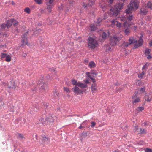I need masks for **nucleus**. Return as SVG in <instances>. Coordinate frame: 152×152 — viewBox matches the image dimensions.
I'll list each match as a JSON object with an SVG mask.
<instances>
[{
	"label": "nucleus",
	"mask_w": 152,
	"mask_h": 152,
	"mask_svg": "<svg viewBox=\"0 0 152 152\" xmlns=\"http://www.w3.org/2000/svg\"><path fill=\"white\" fill-rule=\"evenodd\" d=\"M138 7L139 3L137 1H131L128 6V8L125 10V12L127 14L131 13L133 10H137Z\"/></svg>",
	"instance_id": "nucleus-1"
},
{
	"label": "nucleus",
	"mask_w": 152,
	"mask_h": 152,
	"mask_svg": "<svg viewBox=\"0 0 152 152\" xmlns=\"http://www.w3.org/2000/svg\"><path fill=\"white\" fill-rule=\"evenodd\" d=\"M123 3H120L115 7L112 8L110 10V14L111 15L116 16L119 12V10L123 8Z\"/></svg>",
	"instance_id": "nucleus-2"
},
{
	"label": "nucleus",
	"mask_w": 152,
	"mask_h": 152,
	"mask_svg": "<svg viewBox=\"0 0 152 152\" xmlns=\"http://www.w3.org/2000/svg\"><path fill=\"white\" fill-rule=\"evenodd\" d=\"M88 47L91 49H94L98 46L97 41L94 38L89 37L88 40Z\"/></svg>",
	"instance_id": "nucleus-3"
},
{
	"label": "nucleus",
	"mask_w": 152,
	"mask_h": 152,
	"mask_svg": "<svg viewBox=\"0 0 152 152\" xmlns=\"http://www.w3.org/2000/svg\"><path fill=\"white\" fill-rule=\"evenodd\" d=\"M130 44L132 43H135L134 46V48H137L141 46L142 44L143 40L141 38H140L138 41H135L133 39H130L129 40Z\"/></svg>",
	"instance_id": "nucleus-4"
},
{
	"label": "nucleus",
	"mask_w": 152,
	"mask_h": 152,
	"mask_svg": "<svg viewBox=\"0 0 152 152\" xmlns=\"http://www.w3.org/2000/svg\"><path fill=\"white\" fill-rule=\"evenodd\" d=\"M28 34V32L25 33L22 37V39L21 40L22 44L21 45V47H23V46L26 45L28 46L29 45L28 44V42L27 39V36Z\"/></svg>",
	"instance_id": "nucleus-5"
},
{
	"label": "nucleus",
	"mask_w": 152,
	"mask_h": 152,
	"mask_svg": "<svg viewBox=\"0 0 152 152\" xmlns=\"http://www.w3.org/2000/svg\"><path fill=\"white\" fill-rule=\"evenodd\" d=\"M121 39V37H119L116 36H113L111 39L110 45L112 46L116 45L118 42Z\"/></svg>",
	"instance_id": "nucleus-6"
},
{
	"label": "nucleus",
	"mask_w": 152,
	"mask_h": 152,
	"mask_svg": "<svg viewBox=\"0 0 152 152\" xmlns=\"http://www.w3.org/2000/svg\"><path fill=\"white\" fill-rule=\"evenodd\" d=\"M39 91L42 93L45 92L48 89V85L46 83H42L40 84Z\"/></svg>",
	"instance_id": "nucleus-7"
},
{
	"label": "nucleus",
	"mask_w": 152,
	"mask_h": 152,
	"mask_svg": "<svg viewBox=\"0 0 152 152\" xmlns=\"http://www.w3.org/2000/svg\"><path fill=\"white\" fill-rule=\"evenodd\" d=\"M2 85L4 87H6L7 86H8V88L9 89H10L11 88L15 89V86L14 85V83L13 82H10V86L9 84L7 83H5L4 82H2Z\"/></svg>",
	"instance_id": "nucleus-8"
},
{
	"label": "nucleus",
	"mask_w": 152,
	"mask_h": 152,
	"mask_svg": "<svg viewBox=\"0 0 152 152\" xmlns=\"http://www.w3.org/2000/svg\"><path fill=\"white\" fill-rule=\"evenodd\" d=\"M72 89H73V91L75 94L79 95L83 93V91L80 90L79 88L77 86H75Z\"/></svg>",
	"instance_id": "nucleus-9"
},
{
	"label": "nucleus",
	"mask_w": 152,
	"mask_h": 152,
	"mask_svg": "<svg viewBox=\"0 0 152 152\" xmlns=\"http://www.w3.org/2000/svg\"><path fill=\"white\" fill-rule=\"evenodd\" d=\"M89 1L88 3L86 5L85 4L84 2L83 3V5L84 6V8L86 9L87 10L89 8L91 7L93 4H94V2L92 1H90V0H88Z\"/></svg>",
	"instance_id": "nucleus-10"
},
{
	"label": "nucleus",
	"mask_w": 152,
	"mask_h": 152,
	"mask_svg": "<svg viewBox=\"0 0 152 152\" xmlns=\"http://www.w3.org/2000/svg\"><path fill=\"white\" fill-rule=\"evenodd\" d=\"M144 98L145 101H146L148 102H150L152 100V96L151 94H146L144 97Z\"/></svg>",
	"instance_id": "nucleus-11"
},
{
	"label": "nucleus",
	"mask_w": 152,
	"mask_h": 152,
	"mask_svg": "<svg viewBox=\"0 0 152 152\" xmlns=\"http://www.w3.org/2000/svg\"><path fill=\"white\" fill-rule=\"evenodd\" d=\"M111 22L113 26L116 25V26L119 28L122 26V25L120 23L115 20H112L111 21Z\"/></svg>",
	"instance_id": "nucleus-12"
},
{
	"label": "nucleus",
	"mask_w": 152,
	"mask_h": 152,
	"mask_svg": "<svg viewBox=\"0 0 152 152\" xmlns=\"http://www.w3.org/2000/svg\"><path fill=\"white\" fill-rule=\"evenodd\" d=\"M14 21V19H11L8 20L7 23L5 24L6 26V27L7 28H9L10 27L12 24L13 23Z\"/></svg>",
	"instance_id": "nucleus-13"
},
{
	"label": "nucleus",
	"mask_w": 152,
	"mask_h": 152,
	"mask_svg": "<svg viewBox=\"0 0 152 152\" xmlns=\"http://www.w3.org/2000/svg\"><path fill=\"white\" fill-rule=\"evenodd\" d=\"M53 4H50L49 2H47L46 3V5L47 6V9L48 12H51L52 11V9L53 6Z\"/></svg>",
	"instance_id": "nucleus-14"
},
{
	"label": "nucleus",
	"mask_w": 152,
	"mask_h": 152,
	"mask_svg": "<svg viewBox=\"0 0 152 152\" xmlns=\"http://www.w3.org/2000/svg\"><path fill=\"white\" fill-rule=\"evenodd\" d=\"M97 85L95 83H94L91 85V91L93 92H95L97 90Z\"/></svg>",
	"instance_id": "nucleus-15"
},
{
	"label": "nucleus",
	"mask_w": 152,
	"mask_h": 152,
	"mask_svg": "<svg viewBox=\"0 0 152 152\" xmlns=\"http://www.w3.org/2000/svg\"><path fill=\"white\" fill-rule=\"evenodd\" d=\"M41 140L42 143H46L50 141V139L44 136H42Z\"/></svg>",
	"instance_id": "nucleus-16"
},
{
	"label": "nucleus",
	"mask_w": 152,
	"mask_h": 152,
	"mask_svg": "<svg viewBox=\"0 0 152 152\" xmlns=\"http://www.w3.org/2000/svg\"><path fill=\"white\" fill-rule=\"evenodd\" d=\"M77 86L82 88H86L87 87V85L86 84H84L81 82H78Z\"/></svg>",
	"instance_id": "nucleus-17"
},
{
	"label": "nucleus",
	"mask_w": 152,
	"mask_h": 152,
	"mask_svg": "<svg viewBox=\"0 0 152 152\" xmlns=\"http://www.w3.org/2000/svg\"><path fill=\"white\" fill-rule=\"evenodd\" d=\"M145 7L149 9L150 10H152V4L151 2L150 1H148L146 4Z\"/></svg>",
	"instance_id": "nucleus-18"
},
{
	"label": "nucleus",
	"mask_w": 152,
	"mask_h": 152,
	"mask_svg": "<svg viewBox=\"0 0 152 152\" xmlns=\"http://www.w3.org/2000/svg\"><path fill=\"white\" fill-rule=\"evenodd\" d=\"M132 99L133 100V103L139 102L140 101V99L139 97H136L135 96L132 97Z\"/></svg>",
	"instance_id": "nucleus-19"
},
{
	"label": "nucleus",
	"mask_w": 152,
	"mask_h": 152,
	"mask_svg": "<svg viewBox=\"0 0 152 152\" xmlns=\"http://www.w3.org/2000/svg\"><path fill=\"white\" fill-rule=\"evenodd\" d=\"M45 122L43 118H41L40 119L38 123L40 126H44L45 124Z\"/></svg>",
	"instance_id": "nucleus-20"
},
{
	"label": "nucleus",
	"mask_w": 152,
	"mask_h": 152,
	"mask_svg": "<svg viewBox=\"0 0 152 152\" xmlns=\"http://www.w3.org/2000/svg\"><path fill=\"white\" fill-rule=\"evenodd\" d=\"M148 12V10H145L141 9L140 10V14L143 15H145L147 14Z\"/></svg>",
	"instance_id": "nucleus-21"
},
{
	"label": "nucleus",
	"mask_w": 152,
	"mask_h": 152,
	"mask_svg": "<svg viewBox=\"0 0 152 152\" xmlns=\"http://www.w3.org/2000/svg\"><path fill=\"white\" fill-rule=\"evenodd\" d=\"M88 66L91 68H94L96 66V64L93 61H91L89 62Z\"/></svg>",
	"instance_id": "nucleus-22"
},
{
	"label": "nucleus",
	"mask_w": 152,
	"mask_h": 152,
	"mask_svg": "<svg viewBox=\"0 0 152 152\" xmlns=\"http://www.w3.org/2000/svg\"><path fill=\"white\" fill-rule=\"evenodd\" d=\"M104 48L105 49V50L106 52L110 51L111 49L110 46L108 45H105Z\"/></svg>",
	"instance_id": "nucleus-23"
},
{
	"label": "nucleus",
	"mask_w": 152,
	"mask_h": 152,
	"mask_svg": "<svg viewBox=\"0 0 152 152\" xmlns=\"http://www.w3.org/2000/svg\"><path fill=\"white\" fill-rule=\"evenodd\" d=\"M123 26L125 28H127L130 26V24L126 21L124 22L123 24Z\"/></svg>",
	"instance_id": "nucleus-24"
},
{
	"label": "nucleus",
	"mask_w": 152,
	"mask_h": 152,
	"mask_svg": "<svg viewBox=\"0 0 152 152\" xmlns=\"http://www.w3.org/2000/svg\"><path fill=\"white\" fill-rule=\"evenodd\" d=\"M72 84L74 86H77L78 82L75 79L71 80Z\"/></svg>",
	"instance_id": "nucleus-25"
},
{
	"label": "nucleus",
	"mask_w": 152,
	"mask_h": 152,
	"mask_svg": "<svg viewBox=\"0 0 152 152\" xmlns=\"http://www.w3.org/2000/svg\"><path fill=\"white\" fill-rule=\"evenodd\" d=\"M11 56L10 55H7L6 58V61L7 62H9L11 61Z\"/></svg>",
	"instance_id": "nucleus-26"
},
{
	"label": "nucleus",
	"mask_w": 152,
	"mask_h": 152,
	"mask_svg": "<svg viewBox=\"0 0 152 152\" xmlns=\"http://www.w3.org/2000/svg\"><path fill=\"white\" fill-rule=\"evenodd\" d=\"M151 51V50L149 49H146L145 52V56H147L148 55L150 54V53Z\"/></svg>",
	"instance_id": "nucleus-27"
},
{
	"label": "nucleus",
	"mask_w": 152,
	"mask_h": 152,
	"mask_svg": "<svg viewBox=\"0 0 152 152\" xmlns=\"http://www.w3.org/2000/svg\"><path fill=\"white\" fill-rule=\"evenodd\" d=\"M144 109V107H139L136 109V111L137 112H139L142 111Z\"/></svg>",
	"instance_id": "nucleus-28"
},
{
	"label": "nucleus",
	"mask_w": 152,
	"mask_h": 152,
	"mask_svg": "<svg viewBox=\"0 0 152 152\" xmlns=\"http://www.w3.org/2000/svg\"><path fill=\"white\" fill-rule=\"evenodd\" d=\"M7 55V54L1 53V55H0L1 58L2 59H3V58H6V57Z\"/></svg>",
	"instance_id": "nucleus-29"
},
{
	"label": "nucleus",
	"mask_w": 152,
	"mask_h": 152,
	"mask_svg": "<svg viewBox=\"0 0 152 152\" xmlns=\"http://www.w3.org/2000/svg\"><path fill=\"white\" fill-rule=\"evenodd\" d=\"M126 17L127 20H128L129 21H131L133 19V16L132 15H130L127 16Z\"/></svg>",
	"instance_id": "nucleus-30"
},
{
	"label": "nucleus",
	"mask_w": 152,
	"mask_h": 152,
	"mask_svg": "<svg viewBox=\"0 0 152 152\" xmlns=\"http://www.w3.org/2000/svg\"><path fill=\"white\" fill-rule=\"evenodd\" d=\"M144 75L145 71H143L141 73L138 75V77L140 78H142L143 77V76Z\"/></svg>",
	"instance_id": "nucleus-31"
},
{
	"label": "nucleus",
	"mask_w": 152,
	"mask_h": 152,
	"mask_svg": "<svg viewBox=\"0 0 152 152\" xmlns=\"http://www.w3.org/2000/svg\"><path fill=\"white\" fill-rule=\"evenodd\" d=\"M127 20L126 17H123L120 18V20L121 21H126Z\"/></svg>",
	"instance_id": "nucleus-32"
},
{
	"label": "nucleus",
	"mask_w": 152,
	"mask_h": 152,
	"mask_svg": "<svg viewBox=\"0 0 152 152\" xmlns=\"http://www.w3.org/2000/svg\"><path fill=\"white\" fill-rule=\"evenodd\" d=\"M145 87L141 88L139 90V92L140 94H143L145 92Z\"/></svg>",
	"instance_id": "nucleus-33"
},
{
	"label": "nucleus",
	"mask_w": 152,
	"mask_h": 152,
	"mask_svg": "<svg viewBox=\"0 0 152 152\" xmlns=\"http://www.w3.org/2000/svg\"><path fill=\"white\" fill-rule=\"evenodd\" d=\"M148 66L147 65V63H146L142 67V71L145 72L148 68Z\"/></svg>",
	"instance_id": "nucleus-34"
},
{
	"label": "nucleus",
	"mask_w": 152,
	"mask_h": 152,
	"mask_svg": "<svg viewBox=\"0 0 152 152\" xmlns=\"http://www.w3.org/2000/svg\"><path fill=\"white\" fill-rule=\"evenodd\" d=\"M108 35H107L106 33L104 32H103L102 35V37L103 39H105L107 37Z\"/></svg>",
	"instance_id": "nucleus-35"
},
{
	"label": "nucleus",
	"mask_w": 152,
	"mask_h": 152,
	"mask_svg": "<svg viewBox=\"0 0 152 152\" xmlns=\"http://www.w3.org/2000/svg\"><path fill=\"white\" fill-rule=\"evenodd\" d=\"M24 11L28 14H29L30 13L31 10L29 8L27 7L25 9Z\"/></svg>",
	"instance_id": "nucleus-36"
},
{
	"label": "nucleus",
	"mask_w": 152,
	"mask_h": 152,
	"mask_svg": "<svg viewBox=\"0 0 152 152\" xmlns=\"http://www.w3.org/2000/svg\"><path fill=\"white\" fill-rule=\"evenodd\" d=\"M64 90L65 92L66 93H69L70 92V90L67 87H64Z\"/></svg>",
	"instance_id": "nucleus-37"
},
{
	"label": "nucleus",
	"mask_w": 152,
	"mask_h": 152,
	"mask_svg": "<svg viewBox=\"0 0 152 152\" xmlns=\"http://www.w3.org/2000/svg\"><path fill=\"white\" fill-rule=\"evenodd\" d=\"M34 1L38 4H40L42 3V0H34Z\"/></svg>",
	"instance_id": "nucleus-38"
},
{
	"label": "nucleus",
	"mask_w": 152,
	"mask_h": 152,
	"mask_svg": "<svg viewBox=\"0 0 152 152\" xmlns=\"http://www.w3.org/2000/svg\"><path fill=\"white\" fill-rule=\"evenodd\" d=\"M140 134H145L146 133V131L144 129L142 130L141 128H140Z\"/></svg>",
	"instance_id": "nucleus-39"
},
{
	"label": "nucleus",
	"mask_w": 152,
	"mask_h": 152,
	"mask_svg": "<svg viewBox=\"0 0 152 152\" xmlns=\"http://www.w3.org/2000/svg\"><path fill=\"white\" fill-rule=\"evenodd\" d=\"M126 29H125L124 31V33L126 35H127L128 34H129L130 33V31L128 29V28H125Z\"/></svg>",
	"instance_id": "nucleus-40"
},
{
	"label": "nucleus",
	"mask_w": 152,
	"mask_h": 152,
	"mask_svg": "<svg viewBox=\"0 0 152 152\" xmlns=\"http://www.w3.org/2000/svg\"><path fill=\"white\" fill-rule=\"evenodd\" d=\"M130 45V42H129V44L128 43V42H126L124 43V44L123 45V46L124 48H126L128 47L129 45Z\"/></svg>",
	"instance_id": "nucleus-41"
},
{
	"label": "nucleus",
	"mask_w": 152,
	"mask_h": 152,
	"mask_svg": "<svg viewBox=\"0 0 152 152\" xmlns=\"http://www.w3.org/2000/svg\"><path fill=\"white\" fill-rule=\"evenodd\" d=\"M13 24L15 26H18L19 24L18 22L14 19V21L13 23Z\"/></svg>",
	"instance_id": "nucleus-42"
},
{
	"label": "nucleus",
	"mask_w": 152,
	"mask_h": 152,
	"mask_svg": "<svg viewBox=\"0 0 152 152\" xmlns=\"http://www.w3.org/2000/svg\"><path fill=\"white\" fill-rule=\"evenodd\" d=\"M91 30L92 31H94L96 29V28L95 26L94 25L92 26H91Z\"/></svg>",
	"instance_id": "nucleus-43"
},
{
	"label": "nucleus",
	"mask_w": 152,
	"mask_h": 152,
	"mask_svg": "<svg viewBox=\"0 0 152 152\" xmlns=\"http://www.w3.org/2000/svg\"><path fill=\"white\" fill-rule=\"evenodd\" d=\"M91 127L92 128L94 127L96 125V123L94 121H92L91 123Z\"/></svg>",
	"instance_id": "nucleus-44"
},
{
	"label": "nucleus",
	"mask_w": 152,
	"mask_h": 152,
	"mask_svg": "<svg viewBox=\"0 0 152 152\" xmlns=\"http://www.w3.org/2000/svg\"><path fill=\"white\" fill-rule=\"evenodd\" d=\"M86 75L90 79L92 77L91 75V73H90L88 72H87L86 73Z\"/></svg>",
	"instance_id": "nucleus-45"
},
{
	"label": "nucleus",
	"mask_w": 152,
	"mask_h": 152,
	"mask_svg": "<svg viewBox=\"0 0 152 152\" xmlns=\"http://www.w3.org/2000/svg\"><path fill=\"white\" fill-rule=\"evenodd\" d=\"M86 75L90 79L92 77L91 75V73H90L88 72H87L86 73Z\"/></svg>",
	"instance_id": "nucleus-46"
},
{
	"label": "nucleus",
	"mask_w": 152,
	"mask_h": 152,
	"mask_svg": "<svg viewBox=\"0 0 152 152\" xmlns=\"http://www.w3.org/2000/svg\"><path fill=\"white\" fill-rule=\"evenodd\" d=\"M145 152H152V149L149 148H146L145 150Z\"/></svg>",
	"instance_id": "nucleus-47"
},
{
	"label": "nucleus",
	"mask_w": 152,
	"mask_h": 152,
	"mask_svg": "<svg viewBox=\"0 0 152 152\" xmlns=\"http://www.w3.org/2000/svg\"><path fill=\"white\" fill-rule=\"evenodd\" d=\"M0 26L2 28L4 29L6 27V26L5 24L3 23L0 25Z\"/></svg>",
	"instance_id": "nucleus-48"
},
{
	"label": "nucleus",
	"mask_w": 152,
	"mask_h": 152,
	"mask_svg": "<svg viewBox=\"0 0 152 152\" xmlns=\"http://www.w3.org/2000/svg\"><path fill=\"white\" fill-rule=\"evenodd\" d=\"M56 0H49L48 1L50 3V4H54Z\"/></svg>",
	"instance_id": "nucleus-49"
},
{
	"label": "nucleus",
	"mask_w": 152,
	"mask_h": 152,
	"mask_svg": "<svg viewBox=\"0 0 152 152\" xmlns=\"http://www.w3.org/2000/svg\"><path fill=\"white\" fill-rule=\"evenodd\" d=\"M91 75H92V77H94V75H97V73L96 72L94 71V72H91Z\"/></svg>",
	"instance_id": "nucleus-50"
},
{
	"label": "nucleus",
	"mask_w": 152,
	"mask_h": 152,
	"mask_svg": "<svg viewBox=\"0 0 152 152\" xmlns=\"http://www.w3.org/2000/svg\"><path fill=\"white\" fill-rule=\"evenodd\" d=\"M68 1L69 4L72 6L75 3V2L73 1V0H68Z\"/></svg>",
	"instance_id": "nucleus-51"
},
{
	"label": "nucleus",
	"mask_w": 152,
	"mask_h": 152,
	"mask_svg": "<svg viewBox=\"0 0 152 152\" xmlns=\"http://www.w3.org/2000/svg\"><path fill=\"white\" fill-rule=\"evenodd\" d=\"M135 84L137 86H139L140 85V82L139 80H136Z\"/></svg>",
	"instance_id": "nucleus-52"
},
{
	"label": "nucleus",
	"mask_w": 152,
	"mask_h": 152,
	"mask_svg": "<svg viewBox=\"0 0 152 152\" xmlns=\"http://www.w3.org/2000/svg\"><path fill=\"white\" fill-rule=\"evenodd\" d=\"M97 21L96 22V23H98V24L102 20V19L100 18H98L97 19Z\"/></svg>",
	"instance_id": "nucleus-53"
},
{
	"label": "nucleus",
	"mask_w": 152,
	"mask_h": 152,
	"mask_svg": "<svg viewBox=\"0 0 152 152\" xmlns=\"http://www.w3.org/2000/svg\"><path fill=\"white\" fill-rule=\"evenodd\" d=\"M19 137L20 139H23L24 138L23 135L21 134H18Z\"/></svg>",
	"instance_id": "nucleus-54"
},
{
	"label": "nucleus",
	"mask_w": 152,
	"mask_h": 152,
	"mask_svg": "<svg viewBox=\"0 0 152 152\" xmlns=\"http://www.w3.org/2000/svg\"><path fill=\"white\" fill-rule=\"evenodd\" d=\"M147 56V58L148 60L151 59L152 58V57L150 54L148 55L147 56Z\"/></svg>",
	"instance_id": "nucleus-55"
},
{
	"label": "nucleus",
	"mask_w": 152,
	"mask_h": 152,
	"mask_svg": "<svg viewBox=\"0 0 152 152\" xmlns=\"http://www.w3.org/2000/svg\"><path fill=\"white\" fill-rule=\"evenodd\" d=\"M84 82L86 84H88L89 83V80H84Z\"/></svg>",
	"instance_id": "nucleus-56"
},
{
	"label": "nucleus",
	"mask_w": 152,
	"mask_h": 152,
	"mask_svg": "<svg viewBox=\"0 0 152 152\" xmlns=\"http://www.w3.org/2000/svg\"><path fill=\"white\" fill-rule=\"evenodd\" d=\"M90 79H91V80H92V81L93 83H94L95 82H96L95 79L94 78H93L92 77H91V78H90Z\"/></svg>",
	"instance_id": "nucleus-57"
},
{
	"label": "nucleus",
	"mask_w": 152,
	"mask_h": 152,
	"mask_svg": "<svg viewBox=\"0 0 152 152\" xmlns=\"http://www.w3.org/2000/svg\"><path fill=\"white\" fill-rule=\"evenodd\" d=\"M49 119H50L49 121L51 122H53L54 121L53 119L52 118V117H49Z\"/></svg>",
	"instance_id": "nucleus-58"
},
{
	"label": "nucleus",
	"mask_w": 152,
	"mask_h": 152,
	"mask_svg": "<svg viewBox=\"0 0 152 152\" xmlns=\"http://www.w3.org/2000/svg\"><path fill=\"white\" fill-rule=\"evenodd\" d=\"M88 60H85L84 61L85 63L86 64H87L88 62Z\"/></svg>",
	"instance_id": "nucleus-59"
},
{
	"label": "nucleus",
	"mask_w": 152,
	"mask_h": 152,
	"mask_svg": "<svg viewBox=\"0 0 152 152\" xmlns=\"http://www.w3.org/2000/svg\"><path fill=\"white\" fill-rule=\"evenodd\" d=\"M83 124V123H82L81 124H80V126L79 127V128L80 129H82L83 128V127H84L83 126H82V124Z\"/></svg>",
	"instance_id": "nucleus-60"
},
{
	"label": "nucleus",
	"mask_w": 152,
	"mask_h": 152,
	"mask_svg": "<svg viewBox=\"0 0 152 152\" xmlns=\"http://www.w3.org/2000/svg\"><path fill=\"white\" fill-rule=\"evenodd\" d=\"M22 56L24 57H26L27 56V54L25 53H23L22 54Z\"/></svg>",
	"instance_id": "nucleus-61"
},
{
	"label": "nucleus",
	"mask_w": 152,
	"mask_h": 152,
	"mask_svg": "<svg viewBox=\"0 0 152 152\" xmlns=\"http://www.w3.org/2000/svg\"><path fill=\"white\" fill-rule=\"evenodd\" d=\"M31 7L33 9H34L35 8V6L34 5L31 6Z\"/></svg>",
	"instance_id": "nucleus-62"
},
{
	"label": "nucleus",
	"mask_w": 152,
	"mask_h": 152,
	"mask_svg": "<svg viewBox=\"0 0 152 152\" xmlns=\"http://www.w3.org/2000/svg\"><path fill=\"white\" fill-rule=\"evenodd\" d=\"M110 4L112 3L113 1V0H109Z\"/></svg>",
	"instance_id": "nucleus-63"
},
{
	"label": "nucleus",
	"mask_w": 152,
	"mask_h": 152,
	"mask_svg": "<svg viewBox=\"0 0 152 152\" xmlns=\"http://www.w3.org/2000/svg\"><path fill=\"white\" fill-rule=\"evenodd\" d=\"M122 89H120V90L119 89H117V92H120L122 90Z\"/></svg>",
	"instance_id": "nucleus-64"
}]
</instances>
